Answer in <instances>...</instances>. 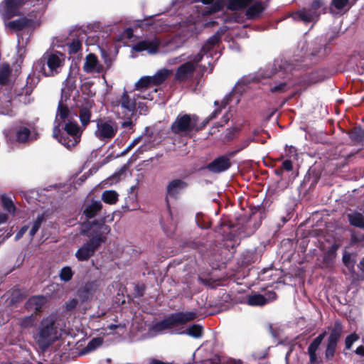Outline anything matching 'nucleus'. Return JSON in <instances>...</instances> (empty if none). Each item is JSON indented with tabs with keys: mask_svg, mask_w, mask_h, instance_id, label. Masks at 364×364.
Instances as JSON below:
<instances>
[{
	"mask_svg": "<svg viewBox=\"0 0 364 364\" xmlns=\"http://www.w3.org/2000/svg\"><path fill=\"white\" fill-rule=\"evenodd\" d=\"M229 121V117L228 114H225L223 118V123L220 124V126H223L225 124L228 123Z\"/></svg>",
	"mask_w": 364,
	"mask_h": 364,
	"instance_id": "obj_63",
	"label": "nucleus"
},
{
	"mask_svg": "<svg viewBox=\"0 0 364 364\" xmlns=\"http://www.w3.org/2000/svg\"><path fill=\"white\" fill-rule=\"evenodd\" d=\"M124 171L123 170H122V171H120L119 172L114 173V174L112 176V178H110V180L112 181V183L113 181H116V182H117L118 180H119V179H120V176H121V175L124 174Z\"/></svg>",
	"mask_w": 364,
	"mask_h": 364,
	"instance_id": "obj_57",
	"label": "nucleus"
},
{
	"mask_svg": "<svg viewBox=\"0 0 364 364\" xmlns=\"http://www.w3.org/2000/svg\"><path fill=\"white\" fill-rule=\"evenodd\" d=\"M93 106L92 101L85 100L84 103L79 107V119L82 124V127L80 128L82 131L90 122Z\"/></svg>",
	"mask_w": 364,
	"mask_h": 364,
	"instance_id": "obj_19",
	"label": "nucleus"
},
{
	"mask_svg": "<svg viewBox=\"0 0 364 364\" xmlns=\"http://www.w3.org/2000/svg\"><path fill=\"white\" fill-rule=\"evenodd\" d=\"M12 101L13 95L11 93H0V115L13 117L16 114Z\"/></svg>",
	"mask_w": 364,
	"mask_h": 364,
	"instance_id": "obj_22",
	"label": "nucleus"
},
{
	"mask_svg": "<svg viewBox=\"0 0 364 364\" xmlns=\"http://www.w3.org/2000/svg\"><path fill=\"white\" fill-rule=\"evenodd\" d=\"M359 338L358 336L355 333H352L349 336H348L346 338L345 343H346V348L347 349H350L353 345V343L358 341Z\"/></svg>",
	"mask_w": 364,
	"mask_h": 364,
	"instance_id": "obj_51",
	"label": "nucleus"
},
{
	"mask_svg": "<svg viewBox=\"0 0 364 364\" xmlns=\"http://www.w3.org/2000/svg\"><path fill=\"white\" fill-rule=\"evenodd\" d=\"M246 7L245 14L250 19L258 17L264 9L261 2L257 0H228V8L232 11L242 10Z\"/></svg>",
	"mask_w": 364,
	"mask_h": 364,
	"instance_id": "obj_11",
	"label": "nucleus"
},
{
	"mask_svg": "<svg viewBox=\"0 0 364 364\" xmlns=\"http://www.w3.org/2000/svg\"><path fill=\"white\" fill-rule=\"evenodd\" d=\"M26 0H3L0 3V16L4 21L19 16L22 14L21 9Z\"/></svg>",
	"mask_w": 364,
	"mask_h": 364,
	"instance_id": "obj_12",
	"label": "nucleus"
},
{
	"mask_svg": "<svg viewBox=\"0 0 364 364\" xmlns=\"http://www.w3.org/2000/svg\"><path fill=\"white\" fill-rule=\"evenodd\" d=\"M1 205L4 210L9 213L14 215L16 211V207L12 200L6 196H3L1 198Z\"/></svg>",
	"mask_w": 364,
	"mask_h": 364,
	"instance_id": "obj_42",
	"label": "nucleus"
},
{
	"mask_svg": "<svg viewBox=\"0 0 364 364\" xmlns=\"http://www.w3.org/2000/svg\"><path fill=\"white\" fill-rule=\"evenodd\" d=\"M188 187V183L182 179L171 181L166 187V198L176 199Z\"/></svg>",
	"mask_w": 364,
	"mask_h": 364,
	"instance_id": "obj_18",
	"label": "nucleus"
},
{
	"mask_svg": "<svg viewBox=\"0 0 364 364\" xmlns=\"http://www.w3.org/2000/svg\"><path fill=\"white\" fill-rule=\"evenodd\" d=\"M65 64V56L59 52H46L33 65L34 72L45 76L58 74Z\"/></svg>",
	"mask_w": 364,
	"mask_h": 364,
	"instance_id": "obj_8",
	"label": "nucleus"
},
{
	"mask_svg": "<svg viewBox=\"0 0 364 364\" xmlns=\"http://www.w3.org/2000/svg\"><path fill=\"white\" fill-rule=\"evenodd\" d=\"M231 166L230 158L221 156L214 159L207 166V168L212 173H219L227 171Z\"/></svg>",
	"mask_w": 364,
	"mask_h": 364,
	"instance_id": "obj_21",
	"label": "nucleus"
},
{
	"mask_svg": "<svg viewBox=\"0 0 364 364\" xmlns=\"http://www.w3.org/2000/svg\"><path fill=\"white\" fill-rule=\"evenodd\" d=\"M239 101V96L236 90L234 89L221 101L220 105H219L218 101H215V109L205 119L202 127H199L198 126V117L196 115L180 113L172 123L171 129L173 133L181 136H191L193 132H196L205 127L210 120L216 118L221 112L222 109L225 108L229 103L234 102L235 104H237Z\"/></svg>",
	"mask_w": 364,
	"mask_h": 364,
	"instance_id": "obj_3",
	"label": "nucleus"
},
{
	"mask_svg": "<svg viewBox=\"0 0 364 364\" xmlns=\"http://www.w3.org/2000/svg\"><path fill=\"white\" fill-rule=\"evenodd\" d=\"M36 317L33 314L21 319L20 326L23 328H29L35 326Z\"/></svg>",
	"mask_w": 364,
	"mask_h": 364,
	"instance_id": "obj_47",
	"label": "nucleus"
},
{
	"mask_svg": "<svg viewBox=\"0 0 364 364\" xmlns=\"http://www.w3.org/2000/svg\"><path fill=\"white\" fill-rule=\"evenodd\" d=\"M220 37L218 34L210 37L200 51L197 54H193L187 58V61L181 64L175 74V80L178 82H185L193 77L196 68L200 67L203 70H207L206 64L212 65L210 58L212 57L214 48L218 43Z\"/></svg>",
	"mask_w": 364,
	"mask_h": 364,
	"instance_id": "obj_4",
	"label": "nucleus"
},
{
	"mask_svg": "<svg viewBox=\"0 0 364 364\" xmlns=\"http://www.w3.org/2000/svg\"><path fill=\"white\" fill-rule=\"evenodd\" d=\"M63 330V323L49 316L42 319L33 338L39 347L45 349L61 336Z\"/></svg>",
	"mask_w": 364,
	"mask_h": 364,
	"instance_id": "obj_6",
	"label": "nucleus"
},
{
	"mask_svg": "<svg viewBox=\"0 0 364 364\" xmlns=\"http://www.w3.org/2000/svg\"><path fill=\"white\" fill-rule=\"evenodd\" d=\"M171 70L163 68L159 70L153 76H144L141 77L136 83V87L141 90H145L151 92V96L157 92V89L154 86L159 85L166 80V79L171 75Z\"/></svg>",
	"mask_w": 364,
	"mask_h": 364,
	"instance_id": "obj_9",
	"label": "nucleus"
},
{
	"mask_svg": "<svg viewBox=\"0 0 364 364\" xmlns=\"http://www.w3.org/2000/svg\"><path fill=\"white\" fill-rule=\"evenodd\" d=\"M348 135L354 145L360 144L364 141V132L360 128H354L348 133Z\"/></svg>",
	"mask_w": 364,
	"mask_h": 364,
	"instance_id": "obj_34",
	"label": "nucleus"
},
{
	"mask_svg": "<svg viewBox=\"0 0 364 364\" xmlns=\"http://www.w3.org/2000/svg\"><path fill=\"white\" fill-rule=\"evenodd\" d=\"M318 336L314 339V341L312 342V343L309 346V347L308 348L311 364H317L316 363V360H317L316 351L318 350Z\"/></svg>",
	"mask_w": 364,
	"mask_h": 364,
	"instance_id": "obj_39",
	"label": "nucleus"
},
{
	"mask_svg": "<svg viewBox=\"0 0 364 364\" xmlns=\"http://www.w3.org/2000/svg\"><path fill=\"white\" fill-rule=\"evenodd\" d=\"M46 301V297L43 296H34L27 301L25 304V308L28 311H33L37 314L41 311V309Z\"/></svg>",
	"mask_w": 364,
	"mask_h": 364,
	"instance_id": "obj_25",
	"label": "nucleus"
},
{
	"mask_svg": "<svg viewBox=\"0 0 364 364\" xmlns=\"http://www.w3.org/2000/svg\"><path fill=\"white\" fill-rule=\"evenodd\" d=\"M5 26L13 31H21L31 25V21L26 18H19L9 21H4Z\"/></svg>",
	"mask_w": 364,
	"mask_h": 364,
	"instance_id": "obj_28",
	"label": "nucleus"
},
{
	"mask_svg": "<svg viewBox=\"0 0 364 364\" xmlns=\"http://www.w3.org/2000/svg\"><path fill=\"white\" fill-rule=\"evenodd\" d=\"M198 2H202L204 4L210 5L205 10L201 11L203 16L209 15L219 11L223 7V3L220 1H216L213 4L214 0H196Z\"/></svg>",
	"mask_w": 364,
	"mask_h": 364,
	"instance_id": "obj_30",
	"label": "nucleus"
},
{
	"mask_svg": "<svg viewBox=\"0 0 364 364\" xmlns=\"http://www.w3.org/2000/svg\"><path fill=\"white\" fill-rule=\"evenodd\" d=\"M161 223L163 229L167 233L171 232L172 230H174V228L176 227V222L173 220V218L172 216V213H171V211L169 207H168V210H167L166 213L162 216Z\"/></svg>",
	"mask_w": 364,
	"mask_h": 364,
	"instance_id": "obj_32",
	"label": "nucleus"
},
{
	"mask_svg": "<svg viewBox=\"0 0 364 364\" xmlns=\"http://www.w3.org/2000/svg\"><path fill=\"white\" fill-rule=\"evenodd\" d=\"M358 268L361 272V277H364V258L359 262Z\"/></svg>",
	"mask_w": 364,
	"mask_h": 364,
	"instance_id": "obj_61",
	"label": "nucleus"
},
{
	"mask_svg": "<svg viewBox=\"0 0 364 364\" xmlns=\"http://www.w3.org/2000/svg\"><path fill=\"white\" fill-rule=\"evenodd\" d=\"M349 0H332L330 7L332 14H337L338 11H341L348 6Z\"/></svg>",
	"mask_w": 364,
	"mask_h": 364,
	"instance_id": "obj_44",
	"label": "nucleus"
},
{
	"mask_svg": "<svg viewBox=\"0 0 364 364\" xmlns=\"http://www.w3.org/2000/svg\"><path fill=\"white\" fill-rule=\"evenodd\" d=\"M77 299H70L65 304L66 309L69 310V311L74 309L77 306Z\"/></svg>",
	"mask_w": 364,
	"mask_h": 364,
	"instance_id": "obj_54",
	"label": "nucleus"
},
{
	"mask_svg": "<svg viewBox=\"0 0 364 364\" xmlns=\"http://www.w3.org/2000/svg\"><path fill=\"white\" fill-rule=\"evenodd\" d=\"M343 262L350 272L353 271L355 261L352 257L350 253L344 251L343 255Z\"/></svg>",
	"mask_w": 364,
	"mask_h": 364,
	"instance_id": "obj_45",
	"label": "nucleus"
},
{
	"mask_svg": "<svg viewBox=\"0 0 364 364\" xmlns=\"http://www.w3.org/2000/svg\"><path fill=\"white\" fill-rule=\"evenodd\" d=\"M103 343V339L102 338H92L84 348L85 353H88L92 350H95L98 347H100Z\"/></svg>",
	"mask_w": 364,
	"mask_h": 364,
	"instance_id": "obj_46",
	"label": "nucleus"
},
{
	"mask_svg": "<svg viewBox=\"0 0 364 364\" xmlns=\"http://www.w3.org/2000/svg\"><path fill=\"white\" fill-rule=\"evenodd\" d=\"M68 45L70 53H77L81 49L82 42L80 39H75Z\"/></svg>",
	"mask_w": 364,
	"mask_h": 364,
	"instance_id": "obj_49",
	"label": "nucleus"
},
{
	"mask_svg": "<svg viewBox=\"0 0 364 364\" xmlns=\"http://www.w3.org/2000/svg\"><path fill=\"white\" fill-rule=\"evenodd\" d=\"M28 225H23L16 233L15 236V240H20L23 236V235L28 231Z\"/></svg>",
	"mask_w": 364,
	"mask_h": 364,
	"instance_id": "obj_53",
	"label": "nucleus"
},
{
	"mask_svg": "<svg viewBox=\"0 0 364 364\" xmlns=\"http://www.w3.org/2000/svg\"><path fill=\"white\" fill-rule=\"evenodd\" d=\"M183 57V55H181V56H178V57H176V58L169 59L168 61V64L173 65V64L180 63V62L182 61V58Z\"/></svg>",
	"mask_w": 364,
	"mask_h": 364,
	"instance_id": "obj_56",
	"label": "nucleus"
},
{
	"mask_svg": "<svg viewBox=\"0 0 364 364\" xmlns=\"http://www.w3.org/2000/svg\"><path fill=\"white\" fill-rule=\"evenodd\" d=\"M306 138L307 139H310V140H312L314 141L316 144L318 143V137L316 134H312L310 132H308L306 135Z\"/></svg>",
	"mask_w": 364,
	"mask_h": 364,
	"instance_id": "obj_58",
	"label": "nucleus"
},
{
	"mask_svg": "<svg viewBox=\"0 0 364 364\" xmlns=\"http://www.w3.org/2000/svg\"><path fill=\"white\" fill-rule=\"evenodd\" d=\"M341 332L342 326L341 323L336 321L334 326L331 328L330 336L328 337V345L325 353L326 358L327 360H330L333 357Z\"/></svg>",
	"mask_w": 364,
	"mask_h": 364,
	"instance_id": "obj_15",
	"label": "nucleus"
},
{
	"mask_svg": "<svg viewBox=\"0 0 364 364\" xmlns=\"http://www.w3.org/2000/svg\"><path fill=\"white\" fill-rule=\"evenodd\" d=\"M33 77L29 75L24 86H15L14 95L18 101L24 105L29 104L31 102V95L36 87V83H33Z\"/></svg>",
	"mask_w": 364,
	"mask_h": 364,
	"instance_id": "obj_14",
	"label": "nucleus"
},
{
	"mask_svg": "<svg viewBox=\"0 0 364 364\" xmlns=\"http://www.w3.org/2000/svg\"><path fill=\"white\" fill-rule=\"evenodd\" d=\"M338 249V245H332L330 249L327 251L323 257V263L326 266L331 265L336 257V252Z\"/></svg>",
	"mask_w": 364,
	"mask_h": 364,
	"instance_id": "obj_38",
	"label": "nucleus"
},
{
	"mask_svg": "<svg viewBox=\"0 0 364 364\" xmlns=\"http://www.w3.org/2000/svg\"><path fill=\"white\" fill-rule=\"evenodd\" d=\"M350 223L355 227L364 228V216L360 213H352L348 215Z\"/></svg>",
	"mask_w": 364,
	"mask_h": 364,
	"instance_id": "obj_36",
	"label": "nucleus"
},
{
	"mask_svg": "<svg viewBox=\"0 0 364 364\" xmlns=\"http://www.w3.org/2000/svg\"><path fill=\"white\" fill-rule=\"evenodd\" d=\"M124 35L126 36L127 39H130L133 36V32L132 28H127L124 31Z\"/></svg>",
	"mask_w": 364,
	"mask_h": 364,
	"instance_id": "obj_60",
	"label": "nucleus"
},
{
	"mask_svg": "<svg viewBox=\"0 0 364 364\" xmlns=\"http://www.w3.org/2000/svg\"><path fill=\"white\" fill-rule=\"evenodd\" d=\"M189 27L188 31L182 30L173 37L163 42H161L156 37L139 41L132 46V50L136 52L147 51L151 55L156 54L159 51L164 53L176 51L183 46L190 36V31H192L193 26L190 25Z\"/></svg>",
	"mask_w": 364,
	"mask_h": 364,
	"instance_id": "obj_5",
	"label": "nucleus"
},
{
	"mask_svg": "<svg viewBox=\"0 0 364 364\" xmlns=\"http://www.w3.org/2000/svg\"><path fill=\"white\" fill-rule=\"evenodd\" d=\"M16 139L19 142H26L31 139V132L28 128L20 127L16 133Z\"/></svg>",
	"mask_w": 364,
	"mask_h": 364,
	"instance_id": "obj_41",
	"label": "nucleus"
},
{
	"mask_svg": "<svg viewBox=\"0 0 364 364\" xmlns=\"http://www.w3.org/2000/svg\"><path fill=\"white\" fill-rule=\"evenodd\" d=\"M289 152L291 154H296V149L293 146H291L289 149Z\"/></svg>",
	"mask_w": 364,
	"mask_h": 364,
	"instance_id": "obj_64",
	"label": "nucleus"
},
{
	"mask_svg": "<svg viewBox=\"0 0 364 364\" xmlns=\"http://www.w3.org/2000/svg\"><path fill=\"white\" fill-rule=\"evenodd\" d=\"M176 326L177 325L175 320L172 314H171L162 321L154 324L150 328V332L154 335L161 334L166 331L171 330Z\"/></svg>",
	"mask_w": 364,
	"mask_h": 364,
	"instance_id": "obj_20",
	"label": "nucleus"
},
{
	"mask_svg": "<svg viewBox=\"0 0 364 364\" xmlns=\"http://www.w3.org/2000/svg\"><path fill=\"white\" fill-rule=\"evenodd\" d=\"M124 119L126 120L124 121L122 123V127H124V128L131 129L133 127L134 124H133V122L132 121V119H130V117H126Z\"/></svg>",
	"mask_w": 364,
	"mask_h": 364,
	"instance_id": "obj_55",
	"label": "nucleus"
},
{
	"mask_svg": "<svg viewBox=\"0 0 364 364\" xmlns=\"http://www.w3.org/2000/svg\"><path fill=\"white\" fill-rule=\"evenodd\" d=\"M45 220H46V218H45L44 213L38 214L37 215V217L34 220V221L33 223V225L28 232L31 240L33 239V237H34V235H36V233L38 232L40 227L41 226L42 223L43 221H45Z\"/></svg>",
	"mask_w": 364,
	"mask_h": 364,
	"instance_id": "obj_37",
	"label": "nucleus"
},
{
	"mask_svg": "<svg viewBox=\"0 0 364 364\" xmlns=\"http://www.w3.org/2000/svg\"><path fill=\"white\" fill-rule=\"evenodd\" d=\"M91 234L87 235L90 240L83 245L80 247L75 252V257L78 261H87L94 255L96 250L102 243L105 241V235L109 232V226L101 224L96 228L92 229Z\"/></svg>",
	"mask_w": 364,
	"mask_h": 364,
	"instance_id": "obj_7",
	"label": "nucleus"
},
{
	"mask_svg": "<svg viewBox=\"0 0 364 364\" xmlns=\"http://www.w3.org/2000/svg\"><path fill=\"white\" fill-rule=\"evenodd\" d=\"M102 200L108 204H115L118 200V193L115 191H105L102 194Z\"/></svg>",
	"mask_w": 364,
	"mask_h": 364,
	"instance_id": "obj_40",
	"label": "nucleus"
},
{
	"mask_svg": "<svg viewBox=\"0 0 364 364\" xmlns=\"http://www.w3.org/2000/svg\"><path fill=\"white\" fill-rule=\"evenodd\" d=\"M118 131L117 122L110 118H100L96 120L94 134L101 141L107 142L115 136Z\"/></svg>",
	"mask_w": 364,
	"mask_h": 364,
	"instance_id": "obj_10",
	"label": "nucleus"
},
{
	"mask_svg": "<svg viewBox=\"0 0 364 364\" xmlns=\"http://www.w3.org/2000/svg\"><path fill=\"white\" fill-rule=\"evenodd\" d=\"M74 274L71 267L67 266L61 269L59 277L63 282H69L73 278Z\"/></svg>",
	"mask_w": 364,
	"mask_h": 364,
	"instance_id": "obj_48",
	"label": "nucleus"
},
{
	"mask_svg": "<svg viewBox=\"0 0 364 364\" xmlns=\"http://www.w3.org/2000/svg\"><path fill=\"white\" fill-rule=\"evenodd\" d=\"M293 168L292 162L291 160H284L282 164V169L287 171H291Z\"/></svg>",
	"mask_w": 364,
	"mask_h": 364,
	"instance_id": "obj_52",
	"label": "nucleus"
},
{
	"mask_svg": "<svg viewBox=\"0 0 364 364\" xmlns=\"http://www.w3.org/2000/svg\"><path fill=\"white\" fill-rule=\"evenodd\" d=\"M355 353L358 354V355H360L361 356H364V346H358L356 350H355Z\"/></svg>",
	"mask_w": 364,
	"mask_h": 364,
	"instance_id": "obj_62",
	"label": "nucleus"
},
{
	"mask_svg": "<svg viewBox=\"0 0 364 364\" xmlns=\"http://www.w3.org/2000/svg\"><path fill=\"white\" fill-rule=\"evenodd\" d=\"M301 66L299 65H294L287 61L281 60V62H279L277 60L272 66L271 70L264 74V77H270L272 75H276L279 77L284 78V70H299Z\"/></svg>",
	"mask_w": 364,
	"mask_h": 364,
	"instance_id": "obj_16",
	"label": "nucleus"
},
{
	"mask_svg": "<svg viewBox=\"0 0 364 364\" xmlns=\"http://www.w3.org/2000/svg\"><path fill=\"white\" fill-rule=\"evenodd\" d=\"M11 68L8 64H3L0 67V84L5 85L9 80Z\"/></svg>",
	"mask_w": 364,
	"mask_h": 364,
	"instance_id": "obj_43",
	"label": "nucleus"
},
{
	"mask_svg": "<svg viewBox=\"0 0 364 364\" xmlns=\"http://www.w3.org/2000/svg\"><path fill=\"white\" fill-rule=\"evenodd\" d=\"M154 97L151 92L135 87V90L115 93L109 100L111 111L117 118L132 117L138 109L140 114L148 112L146 101H151Z\"/></svg>",
	"mask_w": 364,
	"mask_h": 364,
	"instance_id": "obj_1",
	"label": "nucleus"
},
{
	"mask_svg": "<svg viewBox=\"0 0 364 364\" xmlns=\"http://www.w3.org/2000/svg\"><path fill=\"white\" fill-rule=\"evenodd\" d=\"M177 326L194 320L197 314L195 311H186L172 314Z\"/></svg>",
	"mask_w": 364,
	"mask_h": 364,
	"instance_id": "obj_29",
	"label": "nucleus"
},
{
	"mask_svg": "<svg viewBox=\"0 0 364 364\" xmlns=\"http://www.w3.org/2000/svg\"><path fill=\"white\" fill-rule=\"evenodd\" d=\"M97 284L95 282L87 283L82 288L78 290V296L82 301L89 300L96 291Z\"/></svg>",
	"mask_w": 364,
	"mask_h": 364,
	"instance_id": "obj_31",
	"label": "nucleus"
},
{
	"mask_svg": "<svg viewBox=\"0 0 364 364\" xmlns=\"http://www.w3.org/2000/svg\"><path fill=\"white\" fill-rule=\"evenodd\" d=\"M276 299V294L273 291H269L267 294V296L255 294L250 295L247 298V304L250 306H263L269 301H273Z\"/></svg>",
	"mask_w": 364,
	"mask_h": 364,
	"instance_id": "obj_26",
	"label": "nucleus"
},
{
	"mask_svg": "<svg viewBox=\"0 0 364 364\" xmlns=\"http://www.w3.org/2000/svg\"><path fill=\"white\" fill-rule=\"evenodd\" d=\"M179 334H187L194 338H199L203 334V328L198 324H194L186 328V331L176 332Z\"/></svg>",
	"mask_w": 364,
	"mask_h": 364,
	"instance_id": "obj_33",
	"label": "nucleus"
},
{
	"mask_svg": "<svg viewBox=\"0 0 364 364\" xmlns=\"http://www.w3.org/2000/svg\"><path fill=\"white\" fill-rule=\"evenodd\" d=\"M75 88L76 86L75 78L69 75L63 82V85L61 90V99L67 101L70 97L71 93L75 91Z\"/></svg>",
	"mask_w": 364,
	"mask_h": 364,
	"instance_id": "obj_27",
	"label": "nucleus"
},
{
	"mask_svg": "<svg viewBox=\"0 0 364 364\" xmlns=\"http://www.w3.org/2000/svg\"><path fill=\"white\" fill-rule=\"evenodd\" d=\"M105 33H99L96 36H92V38H95L94 44H96L100 51L101 56L103 58L105 63L107 66H109L112 63L111 60L107 53L109 48L107 46V42H105L104 40ZM91 36L89 37V38Z\"/></svg>",
	"mask_w": 364,
	"mask_h": 364,
	"instance_id": "obj_24",
	"label": "nucleus"
},
{
	"mask_svg": "<svg viewBox=\"0 0 364 364\" xmlns=\"http://www.w3.org/2000/svg\"><path fill=\"white\" fill-rule=\"evenodd\" d=\"M318 1L315 0L309 8H304L291 14L295 21H302L304 23L314 22L318 16Z\"/></svg>",
	"mask_w": 364,
	"mask_h": 364,
	"instance_id": "obj_13",
	"label": "nucleus"
},
{
	"mask_svg": "<svg viewBox=\"0 0 364 364\" xmlns=\"http://www.w3.org/2000/svg\"><path fill=\"white\" fill-rule=\"evenodd\" d=\"M8 220V216L6 213L0 211V225L4 224Z\"/></svg>",
	"mask_w": 364,
	"mask_h": 364,
	"instance_id": "obj_59",
	"label": "nucleus"
},
{
	"mask_svg": "<svg viewBox=\"0 0 364 364\" xmlns=\"http://www.w3.org/2000/svg\"><path fill=\"white\" fill-rule=\"evenodd\" d=\"M141 141H144L143 144L140 146L136 150V154H142L144 151H147L153 149V142L151 141L150 139L146 136H140L137 138L134 139L128 146L122 151V155H125L130 150H132L136 144H138Z\"/></svg>",
	"mask_w": 364,
	"mask_h": 364,
	"instance_id": "obj_17",
	"label": "nucleus"
},
{
	"mask_svg": "<svg viewBox=\"0 0 364 364\" xmlns=\"http://www.w3.org/2000/svg\"><path fill=\"white\" fill-rule=\"evenodd\" d=\"M83 69L87 73H100L102 71L103 66L94 54L90 53L86 56Z\"/></svg>",
	"mask_w": 364,
	"mask_h": 364,
	"instance_id": "obj_23",
	"label": "nucleus"
},
{
	"mask_svg": "<svg viewBox=\"0 0 364 364\" xmlns=\"http://www.w3.org/2000/svg\"><path fill=\"white\" fill-rule=\"evenodd\" d=\"M288 85L285 82H281L278 85L272 86L270 89L272 92H283L287 91Z\"/></svg>",
	"mask_w": 364,
	"mask_h": 364,
	"instance_id": "obj_50",
	"label": "nucleus"
},
{
	"mask_svg": "<svg viewBox=\"0 0 364 364\" xmlns=\"http://www.w3.org/2000/svg\"><path fill=\"white\" fill-rule=\"evenodd\" d=\"M67 101L60 99L54 122L53 137L68 149L80 141L82 130L75 121L77 114L68 107Z\"/></svg>",
	"mask_w": 364,
	"mask_h": 364,
	"instance_id": "obj_2",
	"label": "nucleus"
},
{
	"mask_svg": "<svg viewBox=\"0 0 364 364\" xmlns=\"http://www.w3.org/2000/svg\"><path fill=\"white\" fill-rule=\"evenodd\" d=\"M102 208V203L100 201H92L84 210V214L88 218H93L96 213Z\"/></svg>",
	"mask_w": 364,
	"mask_h": 364,
	"instance_id": "obj_35",
	"label": "nucleus"
}]
</instances>
